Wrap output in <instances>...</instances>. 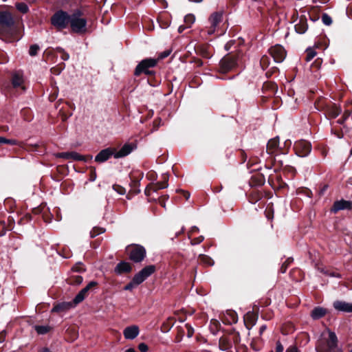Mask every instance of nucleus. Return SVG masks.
Wrapping results in <instances>:
<instances>
[{
	"mask_svg": "<svg viewBox=\"0 0 352 352\" xmlns=\"http://www.w3.org/2000/svg\"><path fill=\"white\" fill-rule=\"evenodd\" d=\"M16 28L11 13L0 11V36L1 39L6 42H13L16 40Z\"/></svg>",
	"mask_w": 352,
	"mask_h": 352,
	"instance_id": "obj_1",
	"label": "nucleus"
},
{
	"mask_svg": "<svg viewBox=\"0 0 352 352\" xmlns=\"http://www.w3.org/2000/svg\"><path fill=\"white\" fill-rule=\"evenodd\" d=\"M338 338L334 332L329 331L327 339L320 340L316 346L317 352H342L338 346Z\"/></svg>",
	"mask_w": 352,
	"mask_h": 352,
	"instance_id": "obj_2",
	"label": "nucleus"
},
{
	"mask_svg": "<svg viewBox=\"0 0 352 352\" xmlns=\"http://www.w3.org/2000/svg\"><path fill=\"white\" fill-rule=\"evenodd\" d=\"M81 12L75 11L71 14L69 25L72 32L78 34H82L86 32L87 20L81 17Z\"/></svg>",
	"mask_w": 352,
	"mask_h": 352,
	"instance_id": "obj_3",
	"label": "nucleus"
},
{
	"mask_svg": "<svg viewBox=\"0 0 352 352\" xmlns=\"http://www.w3.org/2000/svg\"><path fill=\"white\" fill-rule=\"evenodd\" d=\"M71 15L67 12L59 10L51 18L52 24L58 30L66 28L69 24Z\"/></svg>",
	"mask_w": 352,
	"mask_h": 352,
	"instance_id": "obj_4",
	"label": "nucleus"
},
{
	"mask_svg": "<svg viewBox=\"0 0 352 352\" xmlns=\"http://www.w3.org/2000/svg\"><path fill=\"white\" fill-rule=\"evenodd\" d=\"M126 251L129 258L135 263L142 261L146 256V250L140 245L133 244L129 245L126 248Z\"/></svg>",
	"mask_w": 352,
	"mask_h": 352,
	"instance_id": "obj_5",
	"label": "nucleus"
},
{
	"mask_svg": "<svg viewBox=\"0 0 352 352\" xmlns=\"http://www.w3.org/2000/svg\"><path fill=\"white\" fill-rule=\"evenodd\" d=\"M223 21V14L221 12H213L208 19L209 26L205 30L208 35H212L219 31Z\"/></svg>",
	"mask_w": 352,
	"mask_h": 352,
	"instance_id": "obj_6",
	"label": "nucleus"
},
{
	"mask_svg": "<svg viewBox=\"0 0 352 352\" xmlns=\"http://www.w3.org/2000/svg\"><path fill=\"white\" fill-rule=\"evenodd\" d=\"M157 64V60L155 58H146L142 60L135 67L134 75L140 76L142 73L151 74L150 68L154 67Z\"/></svg>",
	"mask_w": 352,
	"mask_h": 352,
	"instance_id": "obj_7",
	"label": "nucleus"
},
{
	"mask_svg": "<svg viewBox=\"0 0 352 352\" xmlns=\"http://www.w3.org/2000/svg\"><path fill=\"white\" fill-rule=\"evenodd\" d=\"M294 148L296 155L301 157L307 156L311 151V144L305 140L295 142Z\"/></svg>",
	"mask_w": 352,
	"mask_h": 352,
	"instance_id": "obj_8",
	"label": "nucleus"
},
{
	"mask_svg": "<svg viewBox=\"0 0 352 352\" xmlns=\"http://www.w3.org/2000/svg\"><path fill=\"white\" fill-rule=\"evenodd\" d=\"M270 55L276 63H282L286 57V51L283 46L276 45L269 49Z\"/></svg>",
	"mask_w": 352,
	"mask_h": 352,
	"instance_id": "obj_9",
	"label": "nucleus"
},
{
	"mask_svg": "<svg viewBox=\"0 0 352 352\" xmlns=\"http://www.w3.org/2000/svg\"><path fill=\"white\" fill-rule=\"evenodd\" d=\"M236 65V59L234 56H227L220 61V69L221 72L226 73L232 69Z\"/></svg>",
	"mask_w": 352,
	"mask_h": 352,
	"instance_id": "obj_10",
	"label": "nucleus"
},
{
	"mask_svg": "<svg viewBox=\"0 0 352 352\" xmlns=\"http://www.w3.org/2000/svg\"><path fill=\"white\" fill-rule=\"evenodd\" d=\"M97 284L98 283L96 281H91L90 283H89L88 285L82 289L74 298V304L77 305L82 302L87 296L89 289L96 287Z\"/></svg>",
	"mask_w": 352,
	"mask_h": 352,
	"instance_id": "obj_11",
	"label": "nucleus"
},
{
	"mask_svg": "<svg viewBox=\"0 0 352 352\" xmlns=\"http://www.w3.org/2000/svg\"><path fill=\"white\" fill-rule=\"evenodd\" d=\"M168 177L167 175L164 174L162 175V181L158 182L155 184H150L146 188V192H149L151 190L154 192H157L159 190L166 188L168 186Z\"/></svg>",
	"mask_w": 352,
	"mask_h": 352,
	"instance_id": "obj_12",
	"label": "nucleus"
},
{
	"mask_svg": "<svg viewBox=\"0 0 352 352\" xmlns=\"http://www.w3.org/2000/svg\"><path fill=\"white\" fill-rule=\"evenodd\" d=\"M351 209H352V202L350 201L341 199L340 201H336L334 202L333 207L331 208V211L336 213L341 210Z\"/></svg>",
	"mask_w": 352,
	"mask_h": 352,
	"instance_id": "obj_13",
	"label": "nucleus"
},
{
	"mask_svg": "<svg viewBox=\"0 0 352 352\" xmlns=\"http://www.w3.org/2000/svg\"><path fill=\"white\" fill-rule=\"evenodd\" d=\"M114 154L113 150L110 148L103 149L95 157V161L99 163L104 162L112 155L114 156Z\"/></svg>",
	"mask_w": 352,
	"mask_h": 352,
	"instance_id": "obj_14",
	"label": "nucleus"
},
{
	"mask_svg": "<svg viewBox=\"0 0 352 352\" xmlns=\"http://www.w3.org/2000/svg\"><path fill=\"white\" fill-rule=\"evenodd\" d=\"M333 307L339 311L352 313V302L336 300L333 302Z\"/></svg>",
	"mask_w": 352,
	"mask_h": 352,
	"instance_id": "obj_15",
	"label": "nucleus"
},
{
	"mask_svg": "<svg viewBox=\"0 0 352 352\" xmlns=\"http://www.w3.org/2000/svg\"><path fill=\"white\" fill-rule=\"evenodd\" d=\"M139 333V327L136 325L127 327L124 329L123 331L124 338L128 340L135 339L138 336Z\"/></svg>",
	"mask_w": 352,
	"mask_h": 352,
	"instance_id": "obj_16",
	"label": "nucleus"
},
{
	"mask_svg": "<svg viewBox=\"0 0 352 352\" xmlns=\"http://www.w3.org/2000/svg\"><path fill=\"white\" fill-rule=\"evenodd\" d=\"M24 79L23 74L20 72H16L12 74V84L14 88L21 87L23 90H25L23 86Z\"/></svg>",
	"mask_w": 352,
	"mask_h": 352,
	"instance_id": "obj_17",
	"label": "nucleus"
},
{
	"mask_svg": "<svg viewBox=\"0 0 352 352\" xmlns=\"http://www.w3.org/2000/svg\"><path fill=\"white\" fill-rule=\"evenodd\" d=\"M134 146L131 144H125L118 152L114 154L115 158H120L130 154L133 150Z\"/></svg>",
	"mask_w": 352,
	"mask_h": 352,
	"instance_id": "obj_18",
	"label": "nucleus"
},
{
	"mask_svg": "<svg viewBox=\"0 0 352 352\" xmlns=\"http://www.w3.org/2000/svg\"><path fill=\"white\" fill-rule=\"evenodd\" d=\"M279 140L278 138H274L270 140L267 144V152L269 154L274 153L278 149Z\"/></svg>",
	"mask_w": 352,
	"mask_h": 352,
	"instance_id": "obj_19",
	"label": "nucleus"
},
{
	"mask_svg": "<svg viewBox=\"0 0 352 352\" xmlns=\"http://www.w3.org/2000/svg\"><path fill=\"white\" fill-rule=\"evenodd\" d=\"M131 270V266L127 262H120L115 268V272L119 274L122 273L129 272Z\"/></svg>",
	"mask_w": 352,
	"mask_h": 352,
	"instance_id": "obj_20",
	"label": "nucleus"
},
{
	"mask_svg": "<svg viewBox=\"0 0 352 352\" xmlns=\"http://www.w3.org/2000/svg\"><path fill=\"white\" fill-rule=\"evenodd\" d=\"M327 314V310L322 307H318L314 308L311 314V316L314 320L321 318Z\"/></svg>",
	"mask_w": 352,
	"mask_h": 352,
	"instance_id": "obj_21",
	"label": "nucleus"
},
{
	"mask_svg": "<svg viewBox=\"0 0 352 352\" xmlns=\"http://www.w3.org/2000/svg\"><path fill=\"white\" fill-rule=\"evenodd\" d=\"M295 30L298 34H303L307 30V21L304 19H300L299 22L295 25Z\"/></svg>",
	"mask_w": 352,
	"mask_h": 352,
	"instance_id": "obj_22",
	"label": "nucleus"
},
{
	"mask_svg": "<svg viewBox=\"0 0 352 352\" xmlns=\"http://www.w3.org/2000/svg\"><path fill=\"white\" fill-rule=\"evenodd\" d=\"M340 113L341 109L336 104L331 105L327 109V114L331 118H336Z\"/></svg>",
	"mask_w": 352,
	"mask_h": 352,
	"instance_id": "obj_23",
	"label": "nucleus"
},
{
	"mask_svg": "<svg viewBox=\"0 0 352 352\" xmlns=\"http://www.w3.org/2000/svg\"><path fill=\"white\" fill-rule=\"evenodd\" d=\"M70 307H72V303H70V302L61 303V304H58V305L54 306L52 309V311L59 312V311H62L68 309Z\"/></svg>",
	"mask_w": 352,
	"mask_h": 352,
	"instance_id": "obj_24",
	"label": "nucleus"
},
{
	"mask_svg": "<svg viewBox=\"0 0 352 352\" xmlns=\"http://www.w3.org/2000/svg\"><path fill=\"white\" fill-rule=\"evenodd\" d=\"M155 266L153 265H148V266H146L145 267H144L141 270V272H142V274H143L144 275V276H146V278H147L155 272Z\"/></svg>",
	"mask_w": 352,
	"mask_h": 352,
	"instance_id": "obj_25",
	"label": "nucleus"
},
{
	"mask_svg": "<svg viewBox=\"0 0 352 352\" xmlns=\"http://www.w3.org/2000/svg\"><path fill=\"white\" fill-rule=\"evenodd\" d=\"M260 64L263 69H267L270 64V58L267 55H263L260 60Z\"/></svg>",
	"mask_w": 352,
	"mask_h": 352,
	"instance_id": "obj_26",
	"label": "nucleus"
},
{
	"mask_svg": "<svg viewBox=\"0 0 352 352\" xmlns=\"http://www.w3.org/2000/svg\"><path fill=\"white\" fill-rule=\"evenodd\" d=\"M199 261L201 263H203L204 264L208 266H212L214 264V261L212 260L211 258L204 254L199 255Z\"/></svg>",
	"mask_w": 352,
	"mask_h": 352,
	"instance_id": "obj_27",
	"label": "nucleus"
},
{
	"mask_svg": "<svg viewBox=\"0 0 352 352\" xmlns=\"http://www.w3.org/2000/svg\"><path fill=\"white\" fill-rule=\"evenodd\" d=\"M0 144H8L11 145H21V143L14 139H7L4 137H0Z\"/></svg>",
	"mask_w": 352,
	"mask_h": 352,
	"instance_id": "obj_28",
	"label": "nucleus"
},
{
	"mask_svg": "<svg viewBox=\"0 0 352 352\" xmlns=\"http://www.w3.org/2000/svg\"><path fill=\"white\" fill-rule=\"evenodd\" d=\"M133 278L134 279V283H136V285H139L146 279L141 271L136 274Z\"/></svg>",
	"mask_w": 352,
	"mask_h": 352,
	"instance_id": "obj_29",
	"label": "nucleus"
},
{
	"mask_svg": "<svg viewBox=\"0 0 352 352\" xmlns=\"http://www.w3.org/2000/svg\"><path fill=\"white\" fill-rule=\"evenodd\" d=\"M16 9L23 14H25L28 12L29 8L25 3L20 2L16 3Z\"/></svg>",
	"mask_w": 352,
	"mask_h": 352,
	"instance_id": "obj_30",
	"label": "nucleus"
},
{
	"mask_svg": "<svg viewBox=\"0 0 352 352\" xmlns=\"http://www.w3.org/2000/svg\"><path fill=\"white\" fill-rule=\"evenodd\" d=\"M195 21V16L193 14H188L184 17V23L188 28H190Z\"/></svg>",
	"mask_w": 352,
	"mask_h": 352,
	"instance_id": "obj_31",
	"label": "nucleus"
},
{
	"mask_svg": "<svg viewBox=\"0 0 352 352\" xmlns=\"http://www.w3.org/2000/svg\"><path fill=\"white\" fill-rule=\"evenodd\" d=\"M317 53L314 49L308 48L306 50V58L305 60L307 62L311 61L316 56Z\"/></svg>",
	"mask_w": 352,
	"mask_h": 352,
	"instance_id": "obj_32",
	"label": "nucleus"
},
{
	"mask_svg": "<svg viewBox=\"0 0 352 352\" xmlns=\"http://www.w3.org/2000/svg\"><path fill=\"white\" fill-rule=\"evenodd\" d=\"M105 230L100 227H94L90 232V236L91 238H94L96 236L104 232Z\"/></svg>",
	"mask_w": 352,
	"mask_h": 352,
	"instance_id": "obj_33",
	"label": "nucleus"
},
{
	"mask_svg": "<svg viewBox=\"0 0 352 352\" xmlns=\"http://www.w3.org/2000/svg\"><path fill=\"white\" fill-rule=\"evenodd\" d=\"M36 331L38 333V334H45L47 333L50 328V327L48 326H42V325H36L34 327Z\"/></svg>",
	"mask_w": 352,
	"mask_h": 352,
	"instance_id": "obj_34",
	"label": "nucleus"
},
{
	"mask_svg": "<svg viewBox=\"0 0 352 352\" xmlns=\"http://www.w3.org/2000/svg\"><path fill=\"white\" fill-rule=\"evenodd\" d=\"M219 346L222 350H226L230 346L226 338H221L219 340Z\"/></svg>",
	"mask_w": 352,
	"mask_h": 352,
	"instance_id": "obj_35",
	"label": "nucleus"
},
{
	"mask_svg": "<svg viewBox=\"0 0 352 352\" xmlns=\"http://www.w3.org/2000/svg\"><path fill=\"white\" fill-rule=\"evenodd\" d=\"M70 283L74 285H80L82 282V277L81 276H73L70 278Z\"/></svg>",
	"mask_w": 352,
	"mask_h": 352,
	"instance_id": "obj_36",
	"label": "nucleus"
},
{
	"mask_svg": "<svg viewBox=\"0 0 352 352\" xmlns=\"http://www.w3.org/2000/svg\"><path fill=\"white\" fill-rule=\"evenodd\" d=\"M70 155H71L70 159H72L74 160L82 161L85 160L84 156L80 155L79 153H78L76 152H74V151L70 152Z\"/></svg>",
	"mask_w": 352,
	"mask_h": 352,
	"instance_id": "obj_37",
	"label": "nucleus"
},
{
	"mask_svg": "<svg viewBox=\"0 0 352 352\" xmlns=\"http://www.w3.org/2000/svg\"><path fill=\"white\" fill-rule=\"evenodd\" d=\"M321 18L322 23L326 25H330L332 23L331 17L327 14H323Z\"/></svg>",
	"mask_w": 352,
	"mask_h": 352,
	"instance_id": "obj_38",
	"label": "nucleus"
},
{
	"mask_svg": "<svg viewBox=\"0 0 352 352\" xmlns=\"http://www.w3.org/2000/svg\"><path fill=\"white\" fill-rule=\"evenodd\" d=\"M39 50V46L37 45H32L29 49V54L34 56L37 54Z\"/></svg>",
	"mask_w": 352,
	"mask_h": 352,
	"instance_id": "obj_39",
	"label": "nucleus"
},
{
	"mask_svg": "<svg viewBox=\"0 0 352 352\" xmlns=\"http://www.w3.org/2000/svg\"><path fill=\"white\" fill-rule=\"evenodd\" d=\"M185 327L187 329V336L188 338H190L192 336L194 333V329L192 327V326L189 324H186Z\"/></svg>",
	"mask_w": 352,
	"mask_h": 352,
	"instance_id": "obj_40",
	"label": "nucleus"
},
{
	"mask_svg": "<svg viewBox=\"0 0 352 352\" xmlns=\"http://www.w3.org/2000/svg\"><path fill=\"white\" fill-rule=\"evenodd\" d=\"M204 237L203 236H199L197 238L192 239L190 243L192 245H197L201 243L204 241Z\"/></svg>",
	"mask_w": 352,
	"mask_h": 352,
	"instance_id": "obj_41",
	"label": "nucleus"
},
{
	"mask_svg": "<svg viewBox=\"0 0 352 352\" xmlns=\"http://www.w3.org/2000/svg\"><path fill=\"white\" fill-rule=\"evenodd\" d=\"M169 54H170V51H168V50L164 51V52L160 53L158 56V58L156 59L157 60V62H158L160 60H162V59L167 57L168 56H169Z\"/></svg>",
	"mask_w": 352,
	"mask_h": 352,
	"instance_id": "obj_42",
	"label": "nucleus"
},
{
	"mask_svg": "<svg viewBox=\"0 0 352 352\" xmlns=\"http://www.w3.org/2000/svg\"><path fill=\"white\" fill-rule=\"evenodd\" d=\"M135 286H137L136 283H134V279L133 278L132 280L124 287V290H131Z\"/></svg>",
	"mask_w": 352,
	"mask_h": 352,
	"instance_id": "obj_43",
	"label": "nucleus"
},
{
	"mask_svg": "<svg viewBox=\"0 0 352 352\" xmlns=\"http://www.w3.org/2000/svg\"><path fill=\"white\" fill-rule=\"evenodd\" d=\"M138 349L141 352H147L148 346L145 343H140L138 345Z\"/></svg>",
	"mask_w": 352,
	"mask_h": 352,
	"instance_id": "obj_44",
	"label": "nucleus"
},
{
	"mask_svg": "<svg viewBox=\"0 0 352 352\" xmlns=\"http://www.w3.org/2000/svg\"><path fill=\"white\" fill-rule=\"evenodd\" d=\"M114 189L120 195H124L125 193V189L120 186L114 187Z\"/></svg>",
	"mask_w": 352,
	"mask_h": 352,
	"instance_id": "obj_45",
	"label": "nucleus"
},
{
	"mask_svg": "<svg viewBox=\"0 0 352 352\" xmlns=\"http://www.w3.org/2000/svg\"><path fill=\"white\" fill-rule=\"evenodd\" d=\"M70 152H64L59 154V157L65 159H70Z\"/></svg>",
	"mask_w": 352,
	"mask_h": 352,
	"instance_id": "obj_46",
	"label": "nucleus"
},
{
	"mask_svg": "<svg viewBox=\"0 0 352 352\" xmlns=\"http://www.w3.org/2000/svg\"><path fill=\"white\" fill-rule=\"evenodd\" d=\"M283 346L280 343H277L276 346V352H283Z\"/></svg>",
	"mask_w": 352,
	"mask_h": 352,
	"instance_id": "obj_47",
	"label": "nucleus"
},
{
	"mask_svg": "<svg viewBox=\"0 0 352 352\" xmlns=\"http://www.w3.org/2000/svg\"><path fill=\"white\" fill-rule=\"evenodd\" d=\"M285 352H299V351L296 346H292L287 349Z\"/></svg>",
	"mask_w": 352,
	"mask_h": 352,
	"instance_id": "obj_48",
	"label": "nucleus"
},
{
	"mask_svg": "<svg viewBox=\"0 0 352 352\" xmlns=\"http://www.w3.org/2000/svg\"><path fill=\"white\" fill-rule=\"evenodd\" d=\"M74 270L75 271H77V272L85 271V269H84L83 266L81 264H79L78 265L75 266L74 267Z\"/></svg>",
	"mask_w": 352,
	"mask_h": 352,
	"instance_id": "obj_49",
	"label": "nucleus"
},
{
	"mask_svg": "<svg viewBox=\"0 0 352 352\" xmlns=\"http://www.w3.org/2000/svg\"><path fill=\"white\" fill-rule=\"evenodd\" d=\"M62 56H61V58L63 60H67L69 59V56L67 53L65 52L63 50H62Z\"/></svg>",
	"mask_w": 352,
	"mask_h": 352,
	"instance_id": "obj_50",
	"label": "nucleus"
},
{
	"mask_svg": "<svg viewBox=\"0 0 352 352\" xmlns=\"http://www.w3.org/2000/svg\"><path fill=\"white\" fill-rule=\"evenodd\" d=\"M188 28L186 25H180L178 28V32L182 33L185 29Z\"/></svg>",
	"mask_w": 352,
	"mask_h": 352,
	"instance_id": "obj_51",
	"label": "nucleus"
},
{
	"mask_svg": "<svg viewBox=\"0 0 352 352\" xmlns=\"http://www.w3.org/2000/svg\"><path fill=\"white\" fill-rule=\"evenodd\" d=\"M5 340V333L3 331L0 333V342H3Z\"/></svg>",
	"mask_w": 352,
	"mask_h": 352,
	"instance_id": "obj_52",
	"label": "nucleus"
},
{
	"mask_svg": "<svg viewBox=\"0 0 352 352\" xmlns=\"http://www.w3.org/2000/svg\"><path fill=\"white\" fill-rule=\"evenodd\" d=\"M287 267V265L285 263L283 264V265L281 267V272L283 273H285L286 272Z\"/></svg>",
	"mask_w": 352,
	"mask_h": 352,
	"instance_id": "obj_53",
	"label": "nucleus"
},
{
	"mask_svg": "<svg viewBox=\"0 0 352 352\" xmlns=\"http://www.w3.org/2000/svg\"><path fill=\"white\" fill-rule=\"evenodd\" d=\"M287 267V265L285 263L283 264V265L281 267V272L283 273H285L286 272Z\"/></svg>",
	"mask_w": 352,
	"mask_h": 352,
	"instance_id": "obj_54",
	"label": "nucleus"
},
{
	"mask_svg": "<svg viewBox=\"0 0 352 352\" xmlns=\"http://www.w3.org/2000/svg\"><path fill=\"white\" fill-rule=\"evenodd\" d=\"M266 329V326L265 325H262L261 327H260V333L262 334L263 332Z\"/></svg>",
	"mask_w": 352,
	"mask_h": 352,
	"instance_id": "obj_55",
	"label": "nucleus"
},
{
	"mask_svg": "<svg viewBox=\"0 0 352 352\" xmlns=\"http://www.w3.org/2000/svg\"><path fill=\"white\" fill-rule=\"evenodd\" d=\"M198 231H199V228L197 227L193 226L191 228L190 232H198Z\"/></svg>",
	"mask_w": 352,
	"mask_h": 352,
	"instance_id": "obj_56",
	"label": "nucleus"
},
{
	"mask_svg": "<svg viewBox=\"0 0 352 352\" xmlns=\"http://www.w3.org/2000/svg\"><path fill=\"white\" fill-rule=\"evenodd\" d=\"M124 352H137V351L133 348H129V349L125 350Z\"/></svg>",
	"mask_w": 352,
	"mask_h": 352,
	"instance_id": "obj_57",
	"label": "nucleus"
},
{
	"mask_svg": "<svg viewBox=\"0 0 352 352\" xmlns=\"http://www.w3.org/2000/svg\"><path fill=\"white\" fill-rule=\"evenodd\" d=\"M184 195L186 199H188L190 197V193L188 192H184Z\"/></svg>",
	"mask_w": 352,
	"mask_h": 352,
	"instance_id": "obj_58",
	"label": "nucleus"
},
{
	"mask_svg": "<svg viewBox=\"0 0 352 352\" xmlns=\"http://www.w3.org/2000/svg\"><path fill=\"white\" fill-rule=\"evenodd\" d=\"M190 2H195V3H200L203 0H188Z\"/></svg>",
	"mask_w": 352,
	"mask_h": 352,
	"instance_id": "obj_59",
	"label": "nucleus"
},
{
	"mask_svg": "<svg viewBox=\"0 0 352 352\" xmlns=\"http://www.w3.org/2000/svg\"><path fill=\"white\" fill-rule=\"evenodd\" d=\"M184 227H182L181 230L179 232H177L176 235H178V234L182 233L184 232Z\"/></svg>",
	"mask_w": 352,
	"mask_h": 352,
	"instance_id": "obj_60",
	"label": "nucleus"
},
{
	"mask_svg": "<svg viewBox=\"0 0 352 352\" xmlns=\"http://www.w3.org/2000/svg\"><path fill=\"white\" fill-rule=\"evenodd\" d=\"M292 261V260H290V259L289 258V259H287V260L285 261V263H286L287 265H289Z\"/></svg>",
	"mask_w": 352,
	"mask_h": 352,
	"instance_id": "obj_61",
	"label": "nucleus"
},
{
	"mask_svg": "<svg viewBox=\"0 0 352 352\" xmlns=\"http://www.w3.org/2000/svg\"><path fill=\"white\" fill-rule=\"evenodd\" d=\"M225 47L227 50H228V47H230V43H228L226 45H225Z\"/></svg>",
	"mask_w": 352,
	"mask_h": 352,
	"instance_id": "obj_62",
	"label": "nucleus"
},
{
	"mask_svg": "<svg viewBox=\"0 0 352 352\" xmlns=\"http://www.w3.org/2000/svg\"><path fill=\"white\" fill-rule=\"evenodd\" d=\"M43 352H51L48 349H44Z\"/></svg>",
	"mask_w": 352,
	"mask_h": 352,
	"instance_id": "obj_63",
	"label": "nucleus"
},
{
	"mask_svg": "<svg viewBox=\"0 0 352 352\" xmlns=\"http://www.w3.org/2000/svg\"><path fill=\"white\" fill-rule=\"evenodd\" d=\"M350 154L352 155V147H351V149L350 151Z\"/></svg>",
	"mask_w": 352,
	"mask_h": 352,
	"instance_id": "obj_64",
	"label": "nucleus"
}]
</instances>
